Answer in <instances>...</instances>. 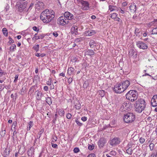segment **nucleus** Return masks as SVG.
Listing matches in <instances>:
<instances>
[{"label":"nucleus","mask_w":157,"mask_h":157,"mask_svg":"<svg viewBox=\"0 0 157 157\" xmlns=\"http://www.w3.org/2000/svg\"><path fill=\"white\" fill-rule=\"evenodd\" d=\"M151 105L153 107H155L157 106V95L153 96L152 98L151 101Z\"/></svg>","instance_id":"obj_13"},{"label":"nucleus","mask_w":157,"mask_h":157,"mask_svg":"<svg viewBox=\"0 0 157 157\" xmlns=\"http://www.w3.org/2000/svg\"><path fill=\"white\" fill-rule=\"evenodd\" d=\"M151 34H157V27L153 29Z\"/></svg>","instance_id":"obj_38"},{"label":"nucleus","mask_w":157,"mask_h":157,"mask_svg":"<svg viewBox=\"0 0 157 157\" xmlns=\"http://www.w3.org/2000/svg\"><path fill=\"white\" fill-rule=\"evenodd\" d=\"M75 121L78 125L81 126L82 125V124L80 123L78 120H76Z\"/></svg>","instance_id":"obj_50"},{"label":"nucleus","mask_w":157,"mask_h":157,"mask_svg":"<svg viewBox=\"0 0 157 157\" xmlns=\"http://www.w3.org/2000/svg\"><path fill=\"white\" fill-rule=\"evenodd\" d=\"M82 8L84 10H87L89 8V3L87 1H83L81 2Z\"/></svg>","instance_id":"obj_11"},{"label":"nucleus","mask_w":157,"mask_h":157,"mask_svg":"<svg viewBox=\"0 0 157 157\" xmlns=\"http://www.w3.org/2000/svg\"><path fill=\"white\" fill-rule=\"evenodd\" d=\"M18 77V75H15V77L14 79V82H16L17 81V80Z\"/></svg>","instance_id":"obj_54"},{"label":"nucleus","mask_w":157,"mask_h":157,"mask_svg":"<svg viewBox=\"0 0 157 157\" xmlns=\"http://www.w3.org/2000/svg\"><path fill=\"white\" fill-rule=\"evenodd\" d=\"M2 31L4 35L6 36L8 35L7 30L6 28H3L2 29Z\"/></svg>","instance_id":"obj_35"},{"label":"nucleus","mask_w":157,"mask_h":157,"mask_svg":"<svg viewBox=\"0 0 157 157\" xmlns=\"http://www.w3.org/2000/svg\"><path fill=\"white\" fill-rule=\"evenodd\" d=\"M116 8L117 7L115 6L109 5V10L110 12L113 11L115 10V8Z\"/></svg>","instance_id":"obj_23"},{"label":"nucleus","mask_w":157,"mask_h":157,"mask_svg":"<svg viewBox=\"0 0 157 157\" xmlns=\"http://www.w3.org/2000/svg\"><path fill=\"white\" fill-rule=\"evenodd\" d=\"M16 49V45L15 44H13L10 47V50L12 52H14Z\"/></svg>","instance_id":"obj_27"},{"label":"nucleus","mask_w":157,"mask_h":157,"mask_svg":"<svg viewBox=\"0 0 157 157\" xmlns=\"http://www.w3.org/2000/svg\"><path fill=\"white\" fill-rule=\"evenodd\" d=\"M128 5V3L126 2H123L122 4V5L124 7L127 6Z\"/></svg>","instance_id":"obj_60"},{"label":"nucleus","mask_w":157,"mask_h":157,"mask_svg":"<svg viewBox=\"0 0 157 157\" xmlns=\"http://www.w3.org/2000/svg\"><path fill=\"white\" fill-rule=\"evenodd\" d=\"M33 122L32 121H30L28 123V125L27 128V129L28 131H29L30 130L31 128L33 126Z\"/></svg>","instance_id":"obj_25"},{"label":"nucleus","mask_w":157,"mask_h":157,"mask_svg":"<svg viewBox=\"0 0 157 157\" xmlns=\"http://www.w3.org/2000/svg\"><path fill=\"white\" fill-rule=\"evenodd\" d=\"M113 90L116 93H121L125 91L124 89L122 86L121 83H117L115 85Z\"/></svg>","instance_id":"obj_6"},{"label":"nucleus","mask_w":157,"mask_h":157,"mask_svg":"<svg viewBox=\"0 0 157 157\" xmlns=\"http://www.w3.org/2000/svg\"><path fill=\"white\" fill-rule=\"evenodd\" d=\"M74 69L72 67H70L67 70V73L68 74L71 75L73 72Z\"/></svg>","instance_id":"obj_30"},{"label":"nucleus","mask_w":157,"mask_h":157,"mask_svg":"<svg viewBox=\"0 0 157 157\" xmlns=\"http://www.w3.org/2000/svg\"><path fill=\"white\" fill-rule=\"evenodd\" d=\"M50 89L51 90H53L54 89L55 86L53 84H51V85H50Z\"/></svg>","instance_id":"obj_62"},{"label":"nucleus","mask_w":157,"mask_h":157,"mask_svg":"<svg viewBox=\"0 0 157 157\" xmlns=\"http://www.w3.org/2000/svg\"><path fill=\"white\" fill-rule=\"evenodd\" d=\"M57 23L60 25H65L68 24V21L64 16H61L58 18Z\"/></svg>","instance_id":"obj_8"},{"label":"nucleus","mask_w":157,"mask_h":157,"mask_svg":"<svg viewBox=\"0 0 157 157\" xmlns=\"http://www.w3.org/2000/svg\"><path fill=\"white\" fill-rule=\"evenodd\" d=\"M71 115L70 113H68L66 115V117L68 119H70L71 117Z\"/></svg>","instance_id":"obj_49"},{"label":"nucleus","mask_w":157,"mask_h":157,"mask_svg":"<svg viewBox=\"0 0 157 157\" xmlns=\"http://www.w3.org/2000/svg\"><path fill=\"white\" fill-rule=\"evenodd\" d=\"M132 144L131 143H129L127 144L126 147L128 148H132Z\"/></svg>","instance_id":"obj_47"},{"label":"nucleus","mask_w":157,"mask_h":157,"mask_svg":"<svg viewBox=\"0 0 157 157\" xmlns=\"http://www.w3.org/2000/svg\"><path fill=\"white\" fill-rule=\"evenodd\" d=\"M52 146L54 148H58V146L56 144L51 143Z\"/></svg>","instance_id":"obj_52"},{"label":"nucleus","mask_w":157,"mask_h":157,"mask_svg":"<svg viewBox=\"0 0 157 157\" xmlns=\"http://www.w3.org/2000/svg\"><path fill=\"white\" fill-rule=\"evenodd\" d=\"M121 83L122 87L124 88L125 90L129 86L130 84V82L128 80L123 81Z\"/></svg>","instance_id":"obj_14"},{"label":"nucleus","mask_w":157,"mask_h":157,"mask_svg":"<svg viewBox=\"0 0 157 157\" xmlns=\"http://www.w3.org/2000/svg\"><path fill=\"white\" fill-rule=\"evenodd\" d=\"M135 119V115L131 113H128L124 115V120L126 123H131L134 121Z\"/></svg>","instance_id":"obj_4"},{"label":"nucleus","mask_w":157,"mask_h":157,"mask_svg":"<svg viewBox=\"0 0 157 157\" xmlns=\"http://www.w3.org/2000/svg\"><path fill=\"white\" fill-rule=\"evenodd\" d=\"M46 101L47 103L50 105L52 104V98L50 97H47L46 98Z\"/></svg>","instance_id":"obj_24"},{"label":"nucleus","mask_w":157,"mask_h":157,"mask_svg":"<svg viewBox=\"0 0 157 157\" xmlns=\"http://www.w3.org/2000/svg\"><path fill=\"white\" fill-rule=\"evenodd\" d=\"M34 4L33 3H32L30 5V6L29 7H28V8L29 10V12L30 10H31Z\"/></svg>","instance_id":"obj_43"},{"label":"nucleus","mask_w":157,"mask_h":157,"mask_svg":"<svg viewBox=\"0 0 157 157\" xmlns=\"http://www.w3.org/2000/svg\"><path fill=\"white\" fill-rule=\"evenodd\" d=\"M9 41L8 42L7 44L8 45H10L12 43H14V40L10 36L9 37Z\"/></svg>","instance_id":"obj_33"},{"label":"nucleus","mask_w":157,"mask_h":157,"mask_svg":"<svg viewBox=\"0 0 157 157\" xmlns=\"http://www.w3.org/2000/svg\"><path fill=\"white\" fill-rule=\"evenodd\" d=\"M64 17L68 21L73 19L74 17L73 15L69 12H65L64 14Z\"/></svg>","instance_id":"obj_12"},{"label":"nucleus","mask_w":157,"mask_h":157,"mask_svg":"<svg viewBox=\"0 0 157 157\" xmlns=\"http://www.w3.org/2000/svg\"><path fill=\"white\" fill-rule=\"evenodd\" d=\"M95 33H96L95 31L92 30H90L85 32V34L86 36H90L94 35Z\"/></svg>","instance_id":"obj_20"},{"label":"nucleus","mask_w":157,"mask_h":157,"mask_svg":"<svg viewBox=\"0 0 157 157\" xmlns=\"http://www.w3.org/2000/svg\"><path fill=\"white\" fill-rule=\"evenodd\" d=\"M83 67L86 68L88 66V64L86 62H84L83 63Z\"/></svg>","instance_id":"obj_58"},{"label":"nucleus","mask_w":157,"mask_h":157,"mask_svg":"<svg viewBox=\"0 0 157 157\" xmlns=\"http://www.w3.org/2000/svg\"><path fill=\"white\" fill-rule=\"evenodd\" d=\"M52 82H51L50 81H48L46 82V84L48 86H50L52 84Z\"/></svg>","instance_id":"obj_64"},{"label":"nucleus","mask_w":157,"mask_h":157,"mask_svg":"<svg viewBox=\"0 0 157 157\" xmlns=\"http://www.w3.org/2000/svg\"><path fill=\"white\" fill-rule=\"evenodd\" d=\"M75 107L77 109H79L81 108V105L80 104H77L75 105Z\"/></svg>","instance_id":"obj_42"},{"label":"nucleus","mask_w":157,"mask_h":157,"mask_svg":"<svg viewBox=\"0 0 157 157\" xmlns=\"http://www.w3.org/2000/svg\"><path fill=\"white\" fill-rule=\"evenodd\" d=\"M44 4L43 2L40 1H38L35 4L36 9L39 10L43 8Z\"/></svg>","instance_id":"obj_15"},{"label":"nucleus","mask_w":157,"mask_h":157,"mask_svg":"<svg viewBox=\"0 0 157 157\" xmlns=\"http://www.w3.org/2000/svg\"><path fill=\"white\" fill-rule=\"evenodd\" d=\"M52 35L55 37H57L58 35V34L57 32L55 31L52 33Z\"/></svg>","instance_id":"obj_55"},{"label":"nucleus","mask_w":157,"mask_h":157,"mask_svg":"<svg viewBox=\"0 0 157 157\" xmlns=\"http://www.w3.org/2000/svg\"><path fill=\"white\" fill-rule=\"evenodd\" d=\"M81 120L83 121H85L87 120V117H81Z\"/></svg>","instance_id":"obj_59"},{"label":"nucleus","mask_w":157,"mask_h":157,"mask_svg":"<svg viewBox=\"0 0 157 157\" xmlns=\"http://www.w3.org/2000/svg\"><path fill=\"white\" fill-rule=\"evenodd\" d=\"M136 45L140 48L143 50H145L148 48L147 44L143 41L137 42Z\"/></svg>","instance_id":"obj_10"},{"label":"nucleus","mask_w":157,"mask_h":157,"mask_svg":"<svg viewBox=\"0 0 157 157\" xmlns=\"http://www.w3.org/2000/svg\"><path fill=\"white\" fill-rule=\"evenodd\" d=\"M43 89H44V91H48V86H45L44 87Z\"/></svg>","instance_id":"obj_61"},{"label":"nucleus","mask_w":157,"mask_h":157,"mask_svg":"<svg viewBox=\"0 0 157 157\" xmlns=\"http://www.w3.org/2000/svg\"><path fill=\"white\" fill-rule=\"evenodd\" d=\"M99 93L101 94V97H103L104 95V91L103 90H101L99 91Z\"/></svg>","instance_id":"obj_51"},{"label":"nucleus","mask_w":157,"mask_h":157,"mask_svg":"<svg viewBox=\"0 0 157 157\" xmlns=\"http://www.w3.org/2000/svg\"><path fill=\"white\" fill-rule=\"evenodd\" d=\"M114 20L116 21H117L119 22H122L121 20L119 17H117Z\"/></svg>","instance_id":"obj_57"},{"label":"nucleus","mask_w":157,"mask_h":157,"mask_svg":"<svg viewBox=\"0 0 157 157\" xmlns=\"http://www.w3.org/2000/svg\"><path fill=\"white\" fill-rule=\"evenodd\" d=\"M85 54L87 55L91 56L94 54V51L92 50H88L85 52Z\"/></svg>","instance_id":"obj_22"},{"label":"nucleus","mask_w":157,"mask_h":157,"mask_svg":"<svg viewBox=\"0 0 157 157\" xmlns=\"http://www.w3.org/2000/svg\"><path fill=\"white\" fill-rule=\"evenodd\" d=\"M37 94L36 96V98L38 100H41V98L43 95V93L41 91L37 90L36 91Z\"/></svg>","instance_id":"obj_19"},{"label":"nucleus","mask_w":157,"mask_h":157,"mask_svg":"<svg viewBox=\"0 0 157 157\" xmlns=\"http://www.w3.org/2000/svg\"><path fill=\"white\" fill-rule=\"evenodd\" d=\"M28 4L26 2L21 3L18 7L19 11L24 13H28L29 11L27 6Z\"/></svg>","instance_id":"obj_5"},{"label":"nucleus","mask_w":157,"mask_h":157,"mask_svg":"<svg viewBox=\"0 0 157 157\" xmlns=\"http://www.w3.org/2000/svg\"><path fill=\"white\" fill-rule=\"evenodd\" d=\"M95 44V43L94 40H91L90 42V47L91 48L93 47V46H94Z\"/></svg>","instance_id":"obj_37"},{"label":"nucleus","mask_w":157,"mask_h":157,"mask_svg":"<svg viewBox=\"0 0 157 157\" xmlns=\"http://www.w3.org/2000/svg\"><path fill=\"white\" fill-rule=\"evenodd\" d=\"M78 27L76 26H73L71 28V31L73 33L77 34L78 33Z\"/></svg>","instance_id":"obj_21"},{"label":"nucleus","mask_w":157,"mask_h":157,"mask_svg":"<svg viewBox=\"0 0 157 157\" xmlns=\"http://www.w3.org/2000/svg\"><path fill=\"white\" fill-rule=\"evenodd\" d=\"M65 113V112L63 109H60L59 110L58 114L61 116H63Z\"/></svg>","instance_id":"obj_26"},{"label":"nucleus","mask_w":157,"mask_h":157,"mask_svg":"<svg viewBox=\"0 0 157 157\" xmlns=\"http://www.w3.org/2000/svg\"><path fill=\"white\" fill-rule=\"evenodd\" d=\"M132 105L129 102H124L122 104L121 108L124 111H129L132 109Z\"/></svg>","instance_id":"obj_7"},{"label":"nucleus","mask_w":157,"mask_h":157,"mask_svg":"<svg viewBox=\"0 0 157 157\" xmlns=\"http://www.w3.org/2000/svg\"><path fill=\"white\" fill-rule=\"evenodd\" d=\"M46 55L44 53H36L35 54V56H37V57H40V56L41 57H43L45 56Z\"/></svg>","instance_id":"obj_36"},{"label":"nucleus","mask_w":157,"mask_h":157,"mask_svg":"<svg viewBox=\"0 0 157 157\" xmlns=\"http://www.w3.org/2000/svg\"><path fill=\"white\" fill-rule=\"evenodd\" d=\"M33 29L34 31L37 32H38L39 30V29L36 26H33Z\"/></svg>","instance_id":"obj_48"},{"label":"nucleus","mask_w":157,"mask_h":157,"mask_svg":"<svg viewBox=\"0 0 157 157\" xmlns=\"http://www.w3.org/2000/svg\"><path fill=\"white\" fill-rule=\"evenodd\" d=\"M87 157H96V156L95 154L91 153L88 155Z\"/></svg>","instance_id":"obj_53"},{"label":"nucleus","mask_w":157,"mask_h":157,"mask_svg":"<svg viewBox=\"0 0 157 157\" xmlns=\"http://www.w3.org/2000/svg\"><path fill=\"white\" fill-rule=\"evenodd\" d=\"M120 140L117 137H114L113 139H110L109 142V145L112 146H114L120 143Z\"/></svg>","instance_id":"obj_9"},{"label":"nucleus","mask_w":157,"mask_h":157,"mask_svg":"<svg viewBox=\"0 0 157 157\" xmlns=\"http://www.w3.org/2000/svg\"><path fill=\"white\" fill-rule=\"evenodd\" d=\"M110 15V17L112 19H114V20L117 17L118 14L116 13H113L111 14Z\"/></svg>","instance_id":"obj_34"},{"label":"nucleus","mask_w":157,"mask_h":157,"mask_svg":"<svg viewBox=\"0 0 157 157\" xmlns=\"http://www.w3.org/2000/svg\"><path fill=\"white\" fill-rule=\"evenodd\" d=\"M145 111L146 113L147 114H149L151 111V107H148L147 108H145Z\"/></svg>","instance_id":"obj_29"},{"label":"nucleus","mask_w":157,"mask_h":157,"mask_svg":"<svg viewBox=\"0 0 157 157\" xmlns=\"http://www.w3.org/2000/svg\"><path fill=\"white\" fill-rule=\"evenodd\" d=\"M88 148L89 150H91L94 149V146L93 144L89 145Z\"/></svg>","instance_id":"obj_44"},{"label":"nucleus","mask_w":157,"mask_h":157,"mask_svg":"<svg viewBox=\"0 0 157 157\" xmlns=\"http://www.w3.org/2000/svg\"><path fill=\"white\" fill-rule=\"evenodd\" d=\"M73 81V79L72 78H69L68 80V82L69 84H70Z\"/></svg>","instance_id":"obj_56"},{"label":"nucleus","mask_w":157,"mask_h":157,"mask_svg":"<svg viewBox=\"0 0 157 157\" xmlns=\"http://www.w3.org/2000/svg\"><path fill=\"white\" fill-rule=\"evenodd\" d=\"M55 14V12L52 10L46 9L41 13L40 19L44 23H48L53 20Z\"/></svg>","instance_id":"obj_1"},{"label":"nucleus","mask_w":157,"mask_h":157,"mask_svg":"<svg viewBox=\"0 0 157 157\" xmlns=\"http://www.w3.org/2000/svg\"><path fill=\"white\" fill-rule=\"evenodd\" d=\"M125 96L127 99L133 101L137 98V92L135 90H130L126 94Z\"/></svg>","instance_id":"obj_3"},{"label":"nucleus","mask_w":157,"mask_h":157,"mask_svg":"<svg viewBox=\"0 0 157 157\" xmlns=\"http://www.w3.org/2000/svg\"><path fill=\"white\" fill-rule=\"evenodd\" d=\"M44 36L42 34H40L38 35L37 33H36L34 35V37L32 38L33 40H36L38 39H42Z\"/></svg>","instance_id":"obj_18"},{"label":"nucleus","mask_w":157,"mask_h":157,"mask_svg":"<svg viewBox=\"0 0 157 157\" xmlns=\"http://www.w3.org/2000/svg\"><path fill=\"white\" fill-rule=\"evenodd\" d=\"M133 149L132 148H128L126 150L127 153L129 155H132V153Z\"/></svg>","instance_id":"obj_31"},{"label":"nucleus","mask_w":157,"mask_h":157,"mask_svg":"<svg viewBox=\"0 0 157 157\" xmlns=\"http://www.w3.org/2000/svg\"><path fill=\"white\" fill-rule=\"evenodd\" d=\"M145 139L142 137L140 138L139 141L141 144H143L145 141Z\"/></svg>","instance_id":"obj_39"},{"label":"nucleus","mask_w":157,"mask_h":157,"mask_svg":"<svg viewBox=\"0 0 157 157\" xmlns=\"http://www.w3.org/2000/svg\"><path fill=\"white\" fill-rule=\"evenodd\" d=\"M9 151L8 150L7 148H6L4 151V157H6L7 156L9 155L10 154Z\"/></svg>","instance_id":"obj_28"},{"label":"nucleus","mask_w":157,"mask_h":157,"mask_svg":"<svg viewBox=\"0 0 157 157\" xmlns=\"http://www.w3.org/2000/svg\"><path fill=\"white\" fill-rule=\"evenodd\" d=\"M79 151V149L78 147H75L73 150L74 152L75 153L78 152Z\"/></svg>","instance_id":"obj_46"},{"label":"nucleus","mask_w":157,"mask_h":157,"mask_svg":"<svg viewBox=\"0 0 157 157\" xmlns=\"http://www.w3.org/2000/svg\"><path fill=\"white\" fill-rule=\"evenodd\" d=\"M149 146L150 150L151 151L153 150L154 149V144L153 143H151L150 144Z\"/></svg>","instance_id":"obj_41"},{"label":"nucleus","mask_w":157,"mask_h":157,"mask_svg":"<svg viewBox=\"0 0 157 157\" xmlns=\"http://www.w3.org/2000/svg\"><path fill=\"white\" fill-rule=\"evenodd\" d=\"M135 33L137 36L140 33V29L138 28H136L135 30Z\"/></svg>","instance_id":"obj_40"},{"label":"nucleus","mask_w":157,"mask_h":157,"mask_svg":"<svg viewBox=\"0 0 157 157\" xmlns=\"http://www.w3.org/2000/svg\"><path fill=\"white\" fill-rule=\"evenodd\" d=\"M106 143V140L103 138H101L98 142V145L99 147H103Z\"/></svg>","instance_id":"obj_17"},{"label":"nucleus","mask_w":157,"mask_h":157,"mask_svg":"<svg viewBox=\"0 0 157 157\" xmlns=\"http://www.w3.org/2000/svg\"><path fill=\"white\" fill-rule=\"evenodd\" d=\"M130 12L132 13H134L136 11V6L135 3H131L130 6H129Z\"/></svg>","instance_id":"obj_16"},{"label":"nucleus","mask_w":157,"mask_h":157,"mask_svg":"<svg viewBox=\"0 0 157 157\" xmlns=\"http://www.w3.org/2000/svg\"><path fill=\"white\" fill-rule=\"evenodd\" d=\"M136 111L139 113H141L146 107V102L143 99H140L136 102L135 105Z\"/></svg>","instance_id":"obj_2"},{"label":"nucleus","mask_w":157,"mask_h":157,"mask_svg":"<svg viewBox=\"0 0 157 157\" xmlns=\"http://www.w3.org/2000/svg\"><path fill=\"white\" fill-rule=\"evenodd\" d=\"M57 137L56 136H55L53 137L52 140V141L53 142H55L57 140Z\"/></svg>","instance_id":"obj_63"},{"label":"nucleus","mask_w":157,"mask_h":157,"mask_svg":"<svg viewBox=\"0 0 157 157\" xmlns=\"http://www.w3.org/2000/svg\"><path fill=\"white\" fill-rule=\"evenodd\" d=\"M33 49L36 52H38L39 49V45L38 44L35 45L33 46Z\"/></svg>","instance_id":"obj_32"},{"label":"nucleus","mask_w":157,"mask_h":157,"mask_svg":"<svg viewBox=\"0 0 157 157\" xmlns=\"http://www.w3.org/2000/svg\"><path fill=\"white\" fill-rule=\"evenodd\" d=\"M83 40V38L80 37V38H78L76 39L75 40V41L76 42H79Z\"/></svg>","instance_id":"obj_45"}]
</instances>
